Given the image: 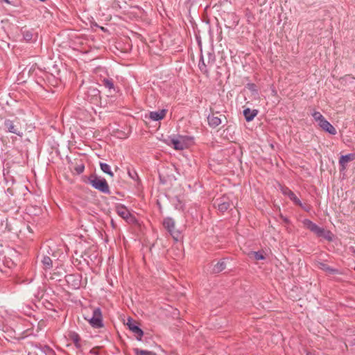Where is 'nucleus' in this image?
Instances as JSON below:
<instances>
[{
    "mask_svg": "<svg viewBox=\"0 0 355 355\" xmlns=\"http://www.w3.org/2000/svg\"><path fill=\"white\" fill-rule=\"evenodd\" d=\"M302 223L306 229L309 230L318 237L323 238L329 241H331L334 239V234L327 230L318 226L315 223H313L309 219H304Z\"/></svg>",
    "mask_w": 355,
    "mask_h": 355,
    "instance_id": "f257e3e1",
    "label": "nucleus"
},
{
    "mask_svg": "<svg viewBox=\"0 0 355 355\" xmlns=\"http://www.w3.org/2000/svg\"><path fill=\"white\" fill-rule=\"evenodd\" d=\"M168 146H173L175 150H181L188 148L193 144V139L188 136L177 135L171 137L166 142Z\"/></svg>",
    "mask_w": 355,
    "mask_h": 355,
    "instance_id": "f03ea898",
    "label": "nucleus"
},
{
    "mask_svg": "<svg viewBox=\"0 0 355 355\" xmlns=\"http://www.w3.org/2000/svg\"><path fill=\"white\" fill-rule=\"evenodd\" d=\"M89 181L94 189L104 193H110L109 185L103 178L93 176L89 179Z\"/></svg>",
    "mask_w": 355,
    "mask_h": 355,
    "instance_id": "7ed1b4c3",
    "label": "nucleus"
},
{
    "mask_svg": "<svg viewBox=\"0 0 355 355\" xmlns=\"http://www.w3.org/2000/svg\"><path fill=\"white\" fill-rule=\"evenodd\" d=\"M89 322L92 327L94 328H100L103 327L102 313L101 309L97 308L94 309L92 317H84Z\"/></svg>",
    "mask_w": 355,
    "mask_h": 355,
    "instance_id": "20e7f679",
    "label": "nucleus"
},
{
    "mask_svg": "<svg viewBox=\"0 0 355 355\" xmlns=\"http://www.w3.org/2000/svg\"><path fill=\"white\" fill-rule=\"evenodd\" d=\"M163 225L164 227L169 232L173 239L178 241L180 233L179 231L175 230L174 220L171 218H165L163 222Z\"/></svg>",
    "mask_w": 355,
    "mask_h": 355,
    "instance_id": "39448f33",
    "label": "nucleus"
},
{
    "mask_svg": "<svg viewBox=\"0 0 355 355\" xmlns=\"http://www.w3.org/2000/svg\"><path fill=\"white\" fill-rule=\"evenodd\" d=\"M116 210L119 216H120L121 218H123L124 220H125L128 223H135V217L130 214L129 210L123 205H118L116 207Z\"/></svg>",
    "mask_w": 355,
    "mask_h": 355,
    "instance_id": "423d86ee",
    "label": "nucleus"
},
{
    "mask_svg": "<svg viewBox=\"0 0 355 355\" xmlns=\"http://www.w3.org/2000/svg\"><path fill=\"white\" fill-rule=\"evenodd\" d=\"M126 325L128 327L129 329L135 334L136 338L138 340H141L142 336L144 335L143 331L137 325L135 321L132 319L129 318L127 321Z\"/></svg>",
    "mask_w": 355,
    "mask_h": 355,
    "instance_id": "0eeeda50",
    "label": "nucleus"
},
{
    "mask_svg": "<svg viewBox=\"0 0 355 355\" xmlns=\"http://www.w3.org/2000/svg\"><path fill=\"white\" fill-rule=\"evenodd\" d=\"M318 125L324 131H325L332 135H335L337 133L336 128L326 119H324L320 123H319Z\"/></svg>",
    "mask_w": 355,
    "mask_h": 355,
    "instance_id": "6e6552de",
    "label": "nucleus"
},
{
    "mask_svg": "<svg viewBox=\"0 0 355 355\" xmlns=\"http://www.w3.org/2000/svg\"><path fill=\"white\" fill-rule=\"evenodd\" d=\"M355 159V153H350L345 155H342L339 159V164L342 167V170H345L348 162Z\"/></svg>",
    "mask_w": 355,
    "mask_h": 355,
    "instance_id": "1a4fd4ad",
    "label": "nucleus"
},
{
    "mask_svg": "<svg viewBox=\"0 0 355 355\" xmlns=\"http://www.w3.org/2000/svg\"><path fill=\"white\" fill-rule=\"evenodd\" d=\"M166 114V110L164 109L158 111L150 112L149 117L151 120L157 121L163 119L165 117Z\"/></svg>",
    "mask_w": 355,
    "mask_h": 355,
    "instance_id": "9d476101",
    "label": "nucleus"
},
{
    "mask_svg": "<svg viewBox=\"0 0 355 355\" xmlns=\"http://www.w3.org/2000/svg\"><path fill=\"white\" fill-rule=\"evenodd\" d=\"M42 262L45 270L50 269L53 266L58 268V263L55 261L53 262V261L49 257H44Z\"/></svg>",
    "mask_w": 355,
    "mask_h": 355,
    "instance_id": "9b49d317",
    "label": "nucleus"
},
{
    "mask_svg": "<svg viewBox=\"0 0 355 355\" xmlns=\"http://www.w3.org/2000/svg\"><path fill=\"white\" fill-rule=\"evenodd\" d=\"M258 111L257 110H250L246 108L243 110V115L248 121H251L257 115Z\"/></svg>",
    "mask_w": 355,
    "mask_h": 355,
    "instance_id": "f8f14e48",
    "label": "nucleus"
},
{
    "mask_svg": "<svg viewBox=\"0 0 355 355\" xmlns=\"http://www.w3.org/2000/svg\"><path fill=\"white\" fill-rule=\"evenodd\" d=\"M282 193L289 197V198L293 200L295 204L302 205L300 200L297 198V196L288 189L284 188L282 189Z\"/></svg>",
    "mask_w": 355,
    "mask_h": 355,
    "instance_id": "ddd939ff",
    "label": "nucleus"
},
{
    "mask_svg": "<svg viewBox=\"0 0 355 355\" xmlns=\"http://www.w3.org/2000/svg\"><path fill=\"white\" fill-rule=\"evenodd\" d=\"M207 119L209 125L213 128H216L221 123L220 119L218 116H214V114L209 115Z\"/></svg>",
    "mask_w": 355,
    "mask_h": 355,
    "instance_id": "4468645a",
    "label": "nucleus"
},
{
    "mask_svg": "<svg viewBox=\"0 0 355 355\" xmlns=\"http://www.w3.org/2000/svg\"><path fill=\"white\" fill-rule=\"evenodd\" d=\"M230 206V202L227 200L226 198L225 197L220 199V202L218 203V208L222 212L227 210Z\"/></svg>",
    "mask_w": 355,
    "mask_h": 355,
    "instance_id": "2eb2a0df",
    "label": "nucleus"
},
{
    "mask_svg": "<svg viewBox=\"0 0 355 355\" xmlns=\"http://www.w3.org/2000/svg\"><path fill=\"white\" fill-rule=\"evenodd\" d=\"M5 125L10 132L20 135V132L15 128L12 121L7 120L5 121Z\"/></svg>",
    "mask_w": 355,
    "mask_h": 355,
    "instance_id": "dca6fc26",
    "label": "nucleus"
},
{
    "mask_svg": "<svg viewBox=\"0 0 355 355\" xmlns=\"http://www.w3.org/2000/svg\"><path fill=\"white\" fill-rule=\"evenodd\" d=\"M101 169L106 174L109 175L110 177L114 176V173H112L110 165L106 163H100Z\"/></svg>",
    "mask_w": 355,
    "mask_h": 355,
    "instance_id": "f3484780",
    "label": "nucleus"
},
{
    "mask_svg": "<svg viewBox=\"0 0 355 355\" xmlns=\"http://www.w3.org/2000/svg\"><path fill=\"white\" fill-rule=\"evenodd\" d=\"M311 116H313V118L314 119V120L318 122V124L319 125V123H320L324 119H325V118L322 116V114L318 112V111H315L314 110L312 113H311Z\"/></svg>",
    "mask_w": 355,
    "mask_h": 355,
    "instance_id": "a211bd4d",
    "label": "nucleus"
},
{
    "mask_svg": "<svg viewBox=\"0 0 355 355\" xmlns=\"http://www.w3.org/2000/svg\"><path fill=\"white\" fill-rule=\"evenodd\" d=\"M134 352L135 355H156V354L153 352L142 350L138 348L134 349Z\"/></svg>",
    "mask_w": 355,
    "mask_h": 355,
    "instance_id": "6ab92c4d",
    "label": "nucleus"
},
{
    "mask_svg": "<svg viewBox=\"0 0 355 355\" xmlns=\"http://www.w3.org/2000/svg\"><path fill=\"white\" fill-rule=\"evenodd\" d=\"M225 268V264L224 261L218 262L214 267V271L215 272H220Z\"/></svg>",
    "mask_w": 355,
    "mask_h": 355,
    "instance_id": "aec40b11",
    "label": "nucleus"
},
{
    "mask_svg": "<svg viewBox=\"0 0 355 355\" xmlns=\"http://www.w3.org/2000/svg\"><path fill=\"white\" fill-rule=\"evenodd\" d=\"M69 337L73 341V343H75L76 347H79L80 346V345H79L80 338H79V336L76 333L71 332L69 334Z\"/></svg>",
    "mask_w": 355,
    "mask_h": 355,
    "instance_id": "412c9836",
    "label": "nucleus"
},
{
    "mask_svg": "<svg viewBox=\"0 0 355 355\" xmlns=\"http://www.w3.org/2000/svg\"><path fill=\"white\" fill-rule=\"evenodd\" d=\"M250 255L256 260H263L265 259L263 254L259 252H252Z\"/></svg>",
    "mask_w": 355,
    "mask_h": 355,
    "instance_id": "4be33fe9",
    "label": "nucleus"
},
{
    "mask_svg": "<svg viewBox=\"0 0 355 355\" xmlns=\"http://www.w3.org/2000/svg\"><path fill=\"white\" fill-rule=\"evenodd\" d=\"M104 85L109 89L114 88V85H113L112 82L109 80H104Z\"/></svg>",
    "mask_w": 355,
    "mask_h": 355,
    "instance_id": "5701e85b",
    "label": "nucleus"
},
{
    "mask_svg": "<svg viewBox=\"0 0 355 355\" xmlns=\"http://www.w3.org/2000/svg\"><path fill=\"white\" fill-rule=\"evenodd\" d=\"M76 171L78 173H81L84 171V166H79L77 167Z\"/></svg>",
    "mask_w": 355,
    "mask_h": 355,
    "instance_id": "b1692460",
    "label": "nucleus"
},
{
    "mask_svg": "<svg viewBox=\"0 0 355 355\" xmlns=\"http://www.w3.org/2000/svg\"><path fill=\"white\" fill-rule=\"evenodd\" d=\"M24 37L26 40H31V35L29 33H26Z\"/></svg>",
    "mask_w": 355,
    "mask_h": 355,
    "instance_id": "393cba45",
    "label": "nucleus"
},
{
    "mask_svg": "<svg viewBox=\"0 0 355 355\" xmlns=\"http://www.w3.org/2000/svg\"><path fill=\"white\" fill-rule=\"evenodd\" d=\"M322 269H323V270H327V269H328V268H327V267H326L324 265H323Z\"/></svg>",
    "mask_w": 355,
    "mask_h": 355,
    "instance_id": "a878e982",
    "label": "nucleus"
},
{
    "mask_svg": "<svg viewBox=\"0 0 355 355\" xmlns=\"http://www.w3.org/2000/svg\"><path fill=\"white\" fill-rule=\"evenodd\" d=\"M306 355H315V354H313V353L309 352V353H307V354H306Z\"/></svg>",
    "mask_w": 355,
    "mask_h": 355,
    "instance_id": "bb28decb",
    "label": "nucleus"
},
{
    "mask_svg": "<svg viewBox=\"0 0 355 355\" xmlns=\"http://www.w3.org/2000/svg\"><path fill=\"white\" fill-rule=\"evenodd\" d=\"M6 2L8 3V0H4Z\"/></svg>",
    "mask_w": 355,
    "mask_h": 355,
    "instance_id": "cd10ccee",
    "label": "nucleus"
}]
</instances>
